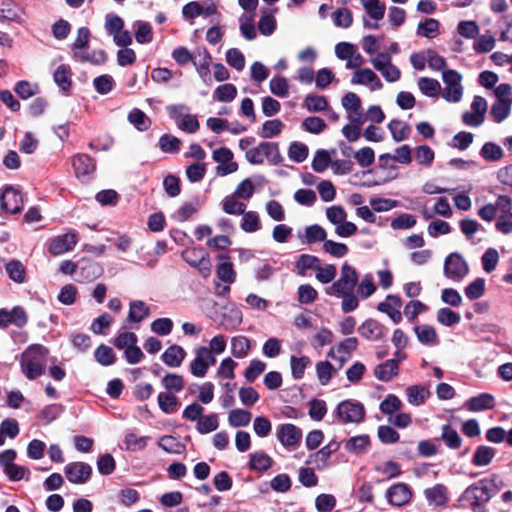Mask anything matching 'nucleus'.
<instances>
[{
    "mask_svg": "<svg viewBox=\"0 0 512 512\" xmlns=\"http://www.w3.org/2000/svg\"><path fill=\"white\" fill-rule=\"evenodd\" d=\"M320 264L321 260L319 257L311 254H301L295 262V267L298 275L305 276L307 270L316 271Z\"/></svg>",
    "mask_w": 512,
    "mask_h": 512,
    "instance_id": "obj_28",
    "label": "nucleus"
},
{
    "mask_svg": "<svg viewBox=\"0 0 512 512\" xmlns=\"http://www.w3.org/2000/svg\"><path fill=\"white\" fill-rule=\"evenodd\" d=\"M391 136L395 142H401L408 138L411 127L405 121L392 119L387 125Z\"/></svg>",
    "mask_w": 512,
    "mask_h": 512,
    "instance_id": "obj_29",
    "label": "nucleus"
},
{
    "mask_svg": "<svg viewBox=\"0 0 512 512\" xmlns=\"http://www.w3.org/2000/svg\"><path fill=\"white\" fill-rule=\"evenodd\" d=\"M67 480H89L92 467L86 462H71L64 467Z\"/></svg>",
    "mask_w": 512,
    "mask_h": 512,
    "instance_id": "obj_16",
    "label": "nucleus"
},
{
    "mask_svg": "<svg viewBox=\"0 0 512 512\" xmlns=\"http://www.w3.org/2000/svg\"><path fill=\"white\" fill-rule=\"evenodd\" d=\"M127 120L139 132L147 131L152 125V120L139 108H133Z\"/></svg>",
    "mask_w": 512,
    "mask_h": 512,
    "instance_id": "obj_23",
    "label": "nucleus"
},
{
    "mask_svg": "<svg viewBox=\"0 0 512 512\" xmlns=\"http://www.w3.org/2000/svg\"><path fill=\"white\" fill-rule=\"evenodd\" d=\"M186 356L185 350L179 345H171L161 355L162 361L169 367H179Z\"/></svg>",
    "mask_w": 512,
    "mask_h": 512,
    "instance_id": "obj_19",
    "label": "nucleus"
},
{
    "mask_svg": "<svg viewBox=\"0 0 512 512\" xmlns=\"http://www.w3.org/2000/svg\"><path fill=\"white\" fill-rule=\"evenodd\" d=\"M159 408L166 414H172L179 405L178 398L169 393L160 392L157 397Z\"/></svg>",
    "mask_w": 512,
    "mask_h": 512,
    "instance_id": "obj_57",
    "label": "nucleus"
},
{
    "mask_svg": "<svg viewBox=\"0 0 512 512\" xmlns=\"http://www.w3.org/2000/svg\"><path fill=\"white\" fill-rule=\"evenodd\" d=\"M308 146L302 142L293 141L288 148V157L296 163H302L308 157Z\"/></svg>",
    "mask_w": 512,
    "mask_h": 512,
    "instance_id": "obj_53",
    "label": "nucleus"
},
{
    "mask_svg": "<svg viewBox=\"0 0 512 512\" xmlns=\"http://www.w3.org/2000/svg\"><path fill=\"white\" fill-rule=\"evenodd\" d=\"M495 456V450L492 447L481 445L478 446L473 458L472 463L476 466L488 465Z\"/></svg>",
    "mask_w": 512,
    "mask_h": 512,
    "instance_id": "obj_50",
    "label": "nucleus"
},
{
    "mask_svg": "<svg viewBox=\"0 0 512 512\" xmlns=\"http://www.w3.org/2000/svg\"><path fill=\"white\" fill-rule=\"evenodd\" d=\"M358 346V340L355 337H348L341 341L338 345L332 347L327 356L336 359V353H343L350 355Z\"/></svg>",
    "mask_w": 512,
    "mask_h": 512,
    "instance_id": "obj_54",
    "label": "nucleus"
},
{
    "mask_svg": "<svg viewBox=\"0 0 512 512\" xmlns=\"http://www.w3.org/2000/svg\"><path fill=\"white\" fill-rule=\"evenodd\" d=\"M273 460L265 452L259 451L250 454L248 467L256 472H265L272 467Z\"/></svg>",
    "mask_w": 512,
    "mask_h": 512,
    "instance_id": "obj_27",
    "label": "nucleus"
},
{
    "mask_svg": "<svg viewBox=\"0 0 512 512\" xmlns=\"http://www.w3.org/2000/svg\"><path fill=\"white\" fill-rule=\"evenodd\" d=\"M480 156L489 162H496L504 157L503 149L494 142H486L480 149Z\"/></svg>",
    "mask_w": 512,
    "mask_h": 512,
    "instance_id": "obj_41",
    "label": "nucleus"
},
{
    "mask_svg": "<svg viewBox=\"0 0 512 512\" xmlns=\"http://www.w3.org/2000/svg\"><path fill=\"white\" fill-rule=\"evenodd\" d=\"M77 243L75 234H63L50 240L48 251L55 256L72 250Z\"/></svg>",
    "mask_w": 512,
    "mask_h": 512,
    "instance_id": "obj_15",
    "label": "nucleus"
},
{
    "mask_svg": "<svg viewBox=\"0 0 512 512\" xmlns=\"http://www.w3.org/2000/svg\"><path fill=\"white\" fill-rule=\"evenodd\" d=\"M418 341L427 346L439 344L438 336L434 327L428 324L417 325L414 327Z\"/></svg>",
    "mask_w": 512,
    "mask_h": 512,
    "instance_id": "obj_21",
    "label": "nucleus"
},
{
    "mask_svg": "<svg viewBox=\"0 0 512 512\" xmlns=\"http://www.w3.org/2000/svg\"><path fill=\"white\" fill-rule=\"evenodd\" d=\"M20 8L13 1H3L0 4V20L18 21Z\"/></svg>",
    "mask_w": 512,
    "mask_h": 512,
    "instance_id": "obj_59",
    "label": "nucleus"
},
{
    "mask_svg": "<svg viewBox=\"0 0 512 512\" xmlns=\"http://www.w3.org/2000/svg\"><path fill=\"white\" fill-rule=\"evenodd\" d=\"M182 259L191 267L198 270L203 278H208L211 274L212 264L209 254L203 248H191L183 250Z\"/></svg>",
    "mask_w": 512,
    "mask_h": 512,
    "instance_id": "obj_5",
    "label": "nucleus"
},
{
    "mask_svg": "<svg viewBox=\"0 0 512 512\" xmlns=\"http://www.w3.org/2000/svg\"><path fill=\"white\" fill-rule=\"evenodd\" d=\"M495 405L494 397L489 393H481L471 397L465 403V407L472 412L484 411L493 408Z\"/></svg>",
    "mask_w": 512,
    "mask_h": 512,
    "instance_id": "obj_18",
    "label": "nucleus"
},
{
    "mask_svg": "<svg viewBox=\"0 0 512 512\" xmlns=\"http://www.w3.org/2000/svg\"><path fill=\"white\" fill-rule=\"evenodd\" d=\"M311 364V359L308 356L297 357L292 355L290 357L291 376L295 380H300L304 377L307 366Z\"/></svg>",
    "mask_w": 512,
    "mask_h": 512,
    "instance_id": "obj_40",
    "label": "nucleus"
},
{
    "mask_svg": "<svg viewBox=\"0 0 512 512\" xmlns=\"http://www.w3.org/2000/svg\"><path fill=\"white\" fill-rule=\"evenodd\" d=\"M309 112H321L328 109L329 104L325 96L308 94L303 103Z\"/></svg>",
    "mask_w": 512,
    "mask_h": 512,
    "instance_id": "obj_45",
    "label": "nucleus"
},
{
    "mask_svg": "<svg viewBox=\"0 0 512 512\" xmlns=\"http://www.w3.org/2000/svg\"><path fill=\"white\" fill-rule=\"evenodd\" d=\"M53 80L63 92L69 91L72 86V72L70 66L66 64L58 66L54 71Z\"/></svg>",
    "mask_w": 512,
    "mask_h": 512,
    "instance_id": "obj_22",
    "label": "nucleus"
},
{
    "mask_svg": "<svg viewBox=\"0 0 512 512\" xmlns=\"http://www.w3.org/2000/svg\"><path fill=\"white\" fill-rule=\"evenodd\" d=\"M425 496L429 502L434 506H444L448 502V490L442 484H437L432 488L425 490Z\"/></svg>",
    "mask_w": 512,
    "mask_h": 512,
    "instance_id": "obj_24",
    "label": "nucleus"
},
{
    "mask_svg": "<svg viewBox=\"0 0 512 512\" xmlns=\"http://www.w3.org/2000/svg\"><path fill=\"white\" fill-rule=\"evenodd\" d=\"M28 322V315L22 306H14L11 310L0 309V328H6L10 324L17 328H23Z\"/></svg>",
    "mask_w": 512,
    "mask_h": 512,
    "instance_id": "obj_11",
    "label": "nucleus"
},
{
    "mask_svg": "<svg viewBox=\"0 0 512 512\" xmlns=\"http://www.w3.org/2000/svg\"><path fill=\"white\" fill-rule=\"evenodd\" d=\"M241 229L246 233H254L261 228L260 218L257 212L248 211L242 214Z\"/></svg>",
    "mask_w": 512,
    "mask_h": 512,
    "instance_id": "obj_44",
    "label": "nucleus"
},
{
    "mask_svg": "<svg viewBox=\"0 0 512 512\" xmlns=\"http://www.w3.org/2000/svg\"><path fill=\"white\" fill-rule=\"evenodd\" d=\"M14 91L21 99L26 100L39 93V85L27 80H20L15 83Z\"/></svg>",
    "mask_w": 512,
    "mask_h": 512,
    "instance_id": "obj_49",
    "label": "nucleus"
},
{
    "mask_svg": "<svg viewBox=\"0 0 512 512\" xmlns=\"http://www.w3.org/2000/svg\"><path fill=\"white\" fill-rule=\"evenodd\" d=\"M399 373V366L393 360H386L378 364L374 369V376L383 382L392 380Z\"/></svg>",
    "mask_w": 512,
    "mask_h": 512,
    "instance_id": "obj_20",
    "label": "nucleus"
},
{
    "mask_svg": "<svg viewBox=\"0 0 512 512\" xmlns=\"http://www.w3.org/2000/svg\"><path fill=\"white\" fill-rule=\"evenodd\" d=\"M369 446L370 438L366 434L351 437L344 445L346 451L354 454H362L366 452Z\"/></svg>",
    "mask_w": 512,
    "mask_h": 512,
    "instance_id": "obj_35",
    "label": "nucleus"
},
{
    "mask_svg": "<svg viewBox=\"0 0 512 512\" xmlns=\"http://www.w3.org/2000/svg\"><path fill=\"white\" fill-rule=\"evenodd\" d=\"M163 387L170 393H179L184 388V378L176 373H167L161 380Z\"/></svg>",
    "mask_w": 512,
    "mask_h": 512,
    "instance_id": "obj_52",
    "label": "nucleus"
},
{
    "mask_svg": "<svg viewBox=\"0 0 512 512\" xmlns=\"http://www.w3.org/2000/svg\"><path fill=\"white\" fill-rule=\"evenodd\" d=\"M335 416L340 423H361L366 415L364 405L356 400H343L336 406L334 410Z\"/></svg>",
    "mask_w": 512,
    "mask_h": 512,
    "instance_id": "obj_4",
    "label": "nucleus"
},
{
    "mask_svg": "<svg viewBox=\"0 0 512 512\" xmlns=\"http://www.w3.org/2000/svg\"><path fill=\"white\" fill-rule=\"evenodd\" d=\"M492 497V490L484 482H474L464 492V498L470 502L474 512H484V504Z\"/></svg>",
    "mask_w": 512,
    "mask_h": 512,
    "instance_id": "obj_8",
    "label": "nucleus"
},
{
    "mask_svg": "<svg viewBox=\"0 0 512 512\" xmlns=\"http://www.w3.org/2000/svg\"><path fill=\"white\" fill-rule=\"evenodd\" d=\"M335 154V149H331L329 151L324 149L317 150L312 160V169L316 173L324 172L329 166H332V160L330 156Z\"/></svg>",
    "mask_w": 512,
    "mask_h": 512,
    "instance_id": "obj_25",
    "label": "nucleus"
},
{
    "mask_svg": "<svg viewBox=\"0 0 512 512\" xmlns=\"http://www.w3.org/2000/svg\"><path fill=\"white\" fill-rule=\"evenodd\" d=\"M219 427L218 415L216 413H211L205 416H202L196 425V429L200 434H208L211 433Z\"/></svg>",
    "mask_w": 512,
    "mask_h": 512,
    "instance_id": "obj_51",
    "label": "nucleus"
},
{
    "mask_svg": "<svg viewBox=\"0 0 512 512\" xmlns=\"http://www.w3.org/2000/svg\"><path fill=\"white\" fill-rule=\"evenodd\" d=\"M75 175L78 179H86L96 170V160L88 154L79 153L72 161Z\"/></svg>",
    "mask_w": 512,
    "mask_h": 512,
    "instance_id": "obj_13",
    "label": "nucleus"
},
{
    "mask_svg": "<svg viewBox=\"0 0 512 512\" xmlns=\"http://www.w3.org/2000/svg\"><path fill=\"white\" fill-rule=\"evenodd\" d=\"M150 314L149 307L144 301L135 300L130 302V309L128 312L127 321L133 323H139L143 321Z\"/></svg>",
    "mask_w": 512,
    "mask_h": 512,
    "instance_id": "obj_30",
    "label": "nucleus"
},
{
    "mask_svg": "<svg viewBox=\"0 0 512 512\" xmlns=\"http://www.w3.org/2000/svg\"><path fill=\"white\" fill-rule=\"evenodd\" d=\"M5 271L10 280L22 284L26 282V268L20 260L12 259L5 264Z\"/></svg>",
    "mask_w": 512,
    "mask_h": 512,
    "instance_id": "obj_26",
    "label": "nucleus"
},
{
    "mask_svg": "<svg viewBox=\"0 0 512 512\" xmlns=\"http://www.w3.org/2000/svg\"><path fill=\"white\" fill-rule=\"evenodd\" d=\"M437 321L444 326L451 327L460 323L461 316L458 312L444 307L438 310Z\"/></svg>",
    "mask_w": 512,
    "mask_h": 512,
    "instance_id": "obj_61",
    "label": "nucleus"
},
{
    "mask_svg": "<svg viewBox=\"0 0 512 512\" xmlns=\"http://www.w3.org/2000/svg\"><path fill=\"white\" fill-rule=\"evenodd\" d=\"M49 349L42 344L29 345L19 356L22 374L28 380H35L45 373Z\"/></svg>",
    "mask_w": 512,
    "mask_h": 512,
    "instance_id": "obj_1",
    "label": "nucleus"
},
{
    "mask_svg": "<svg viewBox=\"0 0 512 512\" xmlns=\"http://www.w3.org/2000/svg\"><path fill=\"white\" fill-rule=\"evenodd\" d=\"M406 395L410 404L420 406L425 403L431 393L428 388L420 385H412L406 389Z\"/></svg>",
    "mask_w": 512,
    "mask_h": 512,
    "instance_id": "obj_33",
    "label": "nucleus"
},
{
    "mask_svg": "<svg viewBox=\"0 0 512 512\" xmlns=\"http://www.w3.org/2000/svg\"><path fill=\"white\" fill-rule=\"evenodd\" d=\"M298 237L301 239L302 242L311 244L315 242H323L326 240L327 233L326 230L318 225L313 224L310 226H307L305 228V234L302 236L300 233L298 234Z\"/></svg>",
    "mask_w": 512,
    "mask_h": 512,
    "instance_id": "obj_32",
    "label": "nucleus"
},
{
    "mask_svg": "<svg viewBox=\"0 0 512 512\" xmlns=\"http://www.w3.org/2000/svg\"><path fill=\"white\" fill-rule=\"evenodd\" d=\"M439 21L434 18H426L417 27V35L425 38H435L439 34Z\"/></svg>",
    "mask_w": 512,
    "mask_h": 512,
    "instance_id": "obj_47",
    "label": "nucleus"
},
{
    "mask_svg": "<svg viewBox=\"0 0 512 512\" xmlns=\"http://www.w3.org/2000/svg\"><path fill=\"white\" fill-rule=\"evenodd\" d=\"M260 149L263 151V157L274 166L282 164L283 157L276 142H261Z\"/></svg>",
    "mask_w": 512,
    "mask_h": 512,
    "instance_id": "obj_34",
    "label": "nucleus"
},
{
    "mask_svg": "<svg viewBox=\"0 0 512 512\" xmlns=\"http://www.w3.org/2000/svg\"><path fill=\"white\" fill-rule=\"evenodd\" d=\"M212 158L215 162L223 164L216 167V173L218 176H226L238 170V164L232 161L233 153L227 147L216 149L212 154Z\"/></svg>",
    "mask_w": 512,
    "mask_h": 512,
    "instance_id": "obj_10",
    "label": "nucleus"
},
{
    "mask_svg": "<svg viewBox=\"0 0 512 512\" xmlns=\"http://www.w3.org/2000/svg\"><path fill=\"white\" fill-rule=\"evenodd\" d=\"M159 446L168 453L180 454L185 450V445L182 444L176 437L171 435L163 436L159 441Z\"/></svg>",
    "mask_w": 512,
    "mask_h": 512,
    "instance_id": "obj_63",
    "label": "nucleus"
},
{
    "mask_svg": "<svg viewBox=\"0 0 512 512\" xmlns=\"http://www.w3.org/2000/svg\"><path fill=\"white\" fill-rule=\"evenodd\" d=\"M512 100L495 101L490 108V116L495 123L503 122L511 112Z\"/></svg>",
    "mask_w": 512,
    "mask_h": 512,
    "instance_id": "obj_31",
    "label": "nucleus"
},
{
    "mask_svg": "<svg viewBox=\"0 0 512 512\" xmlns=\"http://www.w3.org/2000/svg\"><path fill=\"white\" fill-rule=\"evenodd\" d=\"M158 147L163 153L177 154L181 149V140L171 134H163L158 141Z\"/></svg>",
    "mask_w": 512,
    "mask_h": 512,
    "instance_id": "obj_39",
    "label": "nucleus"
},
{
    "mask_svg": "<svg viewBox=\"0 0 512 512\" xmlns=\"http://www.w3.org/2000/svg\"><path fill=\"white\" fill-rule=\"evenodd\" d=\"M441 439L450 449L460 448L462 442L460 435L450 424H445L442 426Z\"/></svg>",
    "mask_w": 512,
    "mask_h": 512,
    "instance_id": "obj_46",
    "label": "nucleus"
},
{
    "mask_svg": "<svg viewBox=\"0 0 512 512\" xmlns=\"http://www.w3.org/2000/svg\"><path fill=\"white\" fill-rule=\"evenodd\" d=\"M236 196L228 195L222 201V209L230 215H242L245 212L246 205L236 200Z\"/></svg>",
    "mask_w": 512,
    "mask_h": 512,
    "instance_id": "obj_62",
    "label": "nucleus"
},
{
    "mask_svg": "<svg viewBox=\"0 0 512 512\" xmlns=\"http://www.w3.org/2000/svg\"><path fill=\"white\" fill-rule=\"evenodd\" d=\"M442 80L445 84L443 98L447 102H459L462 99L463 95V87L461 85V74L456 70L447 69L442 72Z\"/></svg>",
    "mask_w": 512,
    "mask_h": 512,
    "instance_id": "obj_7",
    "label": "nucleus"
},
{
    "mask_svg": "<svg viewBox=\"0 0 512 512\" xmlns=\"http://www.w3.org/2000/svg\"><path fill=\"white\" fill-rule=\"evenodd\" d=\"M237 89L231 84H223L218 86L213 93V98L220 102H231L236 98Z\"/></svg>",
    "mask_w": 512,
    "mask_h": 512,
    "instance_id": "obj_60",
    "label": "nucleus"
},
{
    "mask_svg": "<svg viewBox=\"0 0 512 512\" xmlns=\"http://www.w3.org/2000/svg\"><path fill=\"white\" fill-rule=\"evenodd\" d=\"M95 360L102 366H111L116 363L117 357L110 346L100 344L94 352Z\"/></svg>",
    "mask_w": 512,
    "mask_h": 512,
    "instance_id": "obj_42",
    "label": "nucleus"
},
{
    "mask_svg": "<svg viewBox=\"0 0 512 512\" xmlns=\"http://www.w3.org/2000/svg\"><path fill=\"white\" fill-rule=\"evenodd\" d=\"M284 128V124L280 119L267 120L263 123L259 136L263 139H270L279 135Z\"/></svg>",
    "mask_w": 512,
    "mask_h": 512,
    "instance_id": "obj_48",
    "label": "nucleus"
},
{
    "mask_svg": "<svg viewBox=\"0 0 512 512\" xmlns=\"http://www.w3.org/2000/svg\"><path fill=\"white\" fill-rule=\"evenodd\" d=\"M23 206L22 192L13 185H4L0 191V214H18L22 211Z\"/></svg>",
    "mask_w": 512,
    "mask_h": 512,
    "instance_id": "obj_3",
    "label": "nucleus"
},
{
    "mask_svg": "<svg viewBox=\"0 0 512 512\" xmlns=\"http://www.w3.org/2000/svg\"><path fill=\"white\" fill-rule=\"evenodd\" d=\"M443 273L446 278L460 282L468 275L469 266L460 253L452 252L445 258Z\"/></svg>",
    "mask_w": 512,
    "mask_h": 512,
    "instance_id": "obj_6",
    "label": "nucleus"
},
{
    "mask_svg": "<svg viewBox=\"0 0 512 512\" xmlns=\"http://www.w3.org/2000/svg\"><path fill=\"white\" fill-rule=\"evenodd\" d=\"M366 14L375 21L384 18L386 6L380 0H360Z\"/></svg>",
    "mask_w": 512,
    "mask_h": 512,
    "instance_id": "obj_36",
    "label": "nucleus"
},
{
    "mask_svg": "<svg viewBox=\"0 0 512 512\" xmlns=\"http://www.w3.org/2000/svg\"><path fill=\"white\" fill-rule=\"evenodd\" d=\"M418 88L421 93L427 97H438L439 92L441 90V85L438 80L429 78V77H421L418 80Z\"/></svg>",
    "mask_w": 512,
    "mask_h": 512,
    "instance_id": "obj_43",
    "label": "nucleus"
},
{
    "mask_svg": "<svg viewBox=\"0 0 512 512\" xmlns=\"http://www.w3.org/2000/svg\"><path fill=\"white\" fill-rule=\"evenodd\" d=\"M218 264L216 266V276L219 280L232 284L236 280V272L229 255L221 254L218 257Z\"/></svg>",
    "mask_w": 512,
    "mask_h": 512,
    "instance_id": "obj_17",
    "label": "nucleus"
},
{
    "mask_svg": "<svg viewBox=\"0 0 512 512\" xmlns=\"http://www.w3.org/2000/svg\"><path fill=\"white\" fill-rule=\"evenodd\" d=\"M485 283L486 282L484 278H476L474 281H472L465 287V296L469 300H477L481 298L485 293Z\"/></svg>",
    "mask_w": 512,
    "mask_h": 512,
    "instance_id": "obj_58",
    "label": "nucleus"
},
{
    "mask_svg": "<svg viewBox=\"0 0 512 512\" xmlns=\"http://www.w3.org/2000/svg\"><path fill=\"white\" fill-rule=\"evenodd\" d=\"M250 340L246 336H234L231 339V353L235 358H245L250 350Z\"/></svg>",
    "mask_w": 512,
    "mask_h": 512,
    "instance_id": "obj_37",
    "label": "nucleus"
},
{
    "mask_svg": "<svg viewBox=\"0 0 512 512\" xmlns=\"http://www.w3.org/2000/svg\"><path fill=\"white\" fill-rule=\"evenodd\" d=\"M388 329L375 319L365 320L359 327L358 333L369 341H380L386 334Z\"/></svg>",
    "mask_w": 512,
    "mask_h": 512,
    "instance_id": "obj_12",
    "label": "nucleus"
},
{
    "mask_svg": "<svg viewBox=\"0 0 512 512\" xmlns=\"http://www.w3.org/2000/svg\"><path fill=\"white\" fill-rule=\"evenodd\" d=\"M199 210V201L195 199L192 202H188L183 204L178 210L173 214V218L178 222H185L189 220L195 213Z\"/></svg>",
    "mask_w": 512,
    "mask_h": 512,
    "instance_id": "obj_55",
    "label": "nucleus"
},
{
    "mask_svg": "<svg viewBox=\"0 0 512 512\" xmlns=\"http://www.w3.org/2000/svg\"><path fill=\"white\" fill-rule=\"evenodd\" d=\"M302 430L294 424L284 423L277 426L276 437L288 450H295L302 440Z\"/></svg>",
    "mask_w": 512,
    "mask_h": 512,
    "instance_id": "obj_9",
    "label": "nucleus"
},
{
    "mask_svg": "<svg viewBox=\"0 0 512 512\" xmlns=\"http://www.w3.org/2000/svg\"><path fill=\"white\" fill-rule=\"evenodd\" d=\"M359 280V274L356 269L345 262L340 271V277L334 281L331 286L325 288V293L330 296L340 297L345 292L354 291Z\"/></svg>",
    "mask_w": 512,
    "mask_h": 512,
    "instance_id": "obj_2",
    "label": "nucleus"
},
{
    "mask_svg": "<svg viewBox=\"0 0 512 512\" xmlns=\"http://www.w3.org/2000/svg\"><path fill=\"white\" fill-rule=\"evenodd\" d=\"M411 498L412 490L403 482H398L387 490L388 502L393 506H403L409 503Z\"/></svg>",
    "mask_w": 512,
    "mask_h": 512,
    "instance_id": "obj_14",
    "label": "nucleus"
},
{
    "mask_svg": "<svg viewBox=\"0 0 512 512\" xmlns=\"http://www.w3.org/2000/svg\"><path fill=\"white\" fill-rule=\"evenodd\" d=\"M251 421V413L244 409H233L229 412L228 422L232 427H245Z\"/></svg>",
    "mask_w": 512,
    "mask_h": 512,
    "instance_id": "obj_56",
    "label": "nucleus"
},
{
    "mask_svg": "<svg viewBox=\"0 0 512 512\" xmlns=\"http://www.w3.org/2000/svg\"><path fill=\"white\" fill-rule=\"evenodd\" d=\"M135 39L139 44H148L153 40L152 26L149 22L137 20L134 22Z\"/></svg>",
    "mask_w": 512,
    "mask_h": 512,
    "instance_id": "obj_38",
    "label": "nucleus"
},
{
    "mask_svg": "<svg viewBox=\"0 0 512 512\" xmlns=\"http://www.w3.org/2000/svg\"><path fill=\"white\" fill-rule=\"evenodd\" d=\"M96 464L97 470L102 476H108L112 474L116 468L115 459L109 453L100 455L97 459Z\"/></svg>",
    "mask_w": 512,
    "mask_h": 512,
    "instance_id": "obj_64",
    "label": "nucleus"
}]
</instances>
